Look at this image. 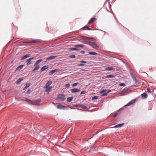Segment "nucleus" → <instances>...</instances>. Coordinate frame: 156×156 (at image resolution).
I'll return each instance as SVG.
<instances>
[{
    "mask_svg": "<svg viewBox=\"0 0 156 156\" xmlns=\"http://www.w3.org/2000/svg\"><path fill=\"white\" fill-rule=\"evenodd\" d=\"M96 19L95 18H92L90 19V20H89L88 22V24H90L92 22H94Z\"/></svg>",
    "mask_w": 156,
    "mask_h": 156,
    "instance_id": "4be33fe9",
    "label": "nucleus"
},
{
    "mask_svg": "<svg viewBox=\"0 0 156 156\" xmlns=\"http://www.w3.org/2000/svg\"><path fill=\"white\" fill-rule=\"evenodd\" d=\"M82 38L83 40H90L91 39H92L94 38L93 37H84L83 36L82 37Z\"/></svg>",
    "mask_w": 156,
    "mask_h": 156,
    "instance_id": "2eb2a0df",
    "label": "nucleus"
},
{
    "mask_svg": "<svg viewBox=\"0 0 156 156\" xmlns=\"http://www.w3.org/2000/svg\"><path fill=\"white\" fill-rule=\"evenodd\" d=\"M85 28H87L88 29V30H94V29H91L89 27H88L87 26H85L84 27H83L82 28L83 29V30H84V29Z\"/></svg>",
    "mask_w": 156,
    "mask_h": 156,
    "instance_id": "7c9ffc66",
    "label": "nucleus"
},
{
    "mask_svg": "<svg viewBox=\"0 0 156 156\" xmlns=\"http://www.w3.org/2000/svg\"><path fill=\"white\" fill-rule=\"evenodd\" d=\"M142 97L144 98H146L148 96L147 94L146 93H144L141 94Z\"/></svg>",
    "mask_w": 156,
    "mask_h": 156,
    "instance_id": "bb28decb",
    "label": "nucleus"
},
{
    "mask_svg": "<svg viewBox=\"0 0 156 156\" xmlns=\"http://www.w3.org/2000/svg\"><path fill=\"white\" fill-rule=\"evenodd\" d=\"M78 84V82L75 83L73 84L72 86H73V87H75Z\"/></svg>",
    "mask_w": 156,
    "mask_h": 156,
    "instance_id": "ea45409f",
    "label": "nucleus"
},
{
    "mask_svg": "<svg viewBox=\"0 0 156 156\" xmlns=\"http://www.w3.org/2000/svg\"><path fill=\"white\" fill-rule=\"evenodd\" d=\"M147 92L148 93H152L151 89L149 88H147Z\"/></svg>",
    "mask_w": 156,
    "mask_h": 156,
    "instance_id": "c9c22d12",
    "label": "nucleus"
},
{
    "mask_svg": "<svg viewBox=\"0 0 156 156\" xmlns=\"http://www.w3.org/2000/svg\"><path fill=\"white\" fill-rule=\"evenodd\" d=\"M23 65H20L19 66L16 68V70H18V69L20 70V69H22L23 68Z\"/></svg>",
    "mask_w": 156,
    "mask_h": 156,
    "instance_id": "c85d7f7f",
    "label": "nucleus"
},
{
    "mask_svg": "<svg viewBox=\"0 0 156 156\" xmlns=\"http://www.w3.org/2000/svg\"><path fill=\"white\" fill-rule=\"evenodd\" d=\"M34 58V57H32L30 58H29L27 59L26 61V62H27V66H28L29 65L31 64L32 62H31V61L33 60Z\"/></svg>",
    "mask_w": 156,
    "mask_h": 156,
    "instance_id": "9d476101",
    "label": "nucleus"
},
{
    "mask_svg": "<svg viewBox=\"0 0 156 156\" xmlns=\"http://www.w3.org/2000/svg\"><path fill=\"white\" fill-rule=\"evenodd\" d=\"M86 93L85 90H83L80 93L81 94H85Z\"/></svg>",
    "mask_w": 156,
    "mask_h": 156,
    "instance_id": "79ce46f5",
    "label": "nucleus"
},
{
    "mask_svg": "<svg viewBox=\"0 0 156 156\" xmlns=\"http://www.w3.org/2000/svg\"><path fill=\"white\" fill-rule=\"evenodd\" d=\"M36 66L35 67L32 71L33 73H35L36 71L37 70L40 68L39 66Z\"/></svg>",
    "mask_w": 156,
    "mask_h": 156,
    "instance_id": "5701e85b",
    "label": "nucleus"
},
{
    "mask_svg": "<svg viewBox=\"0 0 156 156\" xmlns=\"http://www.w3.org/2000/svg\"><path fill=\"white\" fill-rule=\"evenodd\" d=\"M57 57V56H51L48 58H47L46 59L47 60H51L52 59H54L55 58Z\"/></svg>",
    "mask_w": 156,
    "mask_h": 156,
    "instance_id": "dca6fc26",
    "label": "nucleus"
},
{
    "mask_svg": "<svg viewBox=\"0 0 156 156\" xmlns=\"http://www.w3.org/2000/svg\"><path fill=\"white\" fill-rule=\"evenodd\" d=\"M90 46L96 50H98L99 48V46L98 44H96L95 43L92 42Z\"/></svg>",
    "mask_w": 156,
    "mask_h": 156,
    "instance_id": "39448f33",
    "label": "nucleus"
},
{
    "mask_svg": "<svg viewBox=\"0 0 156 156\" xmlns=\"http://www.w3.org/2000/svg\"><path fill=\"white\" fill-rule=\"evenodd\" d=\"M80 90L77 88H74L72 89L71 91L72 93H76L80 91Z\"/></svg>",
    "mask_w": 156,
    "mask_h": 156,
    "instance_id": "f3484780",
    "label": "nucleus"
},
{
    "mask_svg": "<svg viewBox=\"0 0 156 156\" xmlns=\"http://www.w3.org/2000/svg\"><path fill=\"white\" fill-rule=\"evenodd\" d=\"M70 85L69 83H67L65 85V86L67 88H69Z\"/></svg>",
    "mask_w": 156,
    "mask_h": 156,
    "instance_id": "4c0bfd02",
    "label": "nucleus"
},
{
    "mask_svg": "<svg viewBox=\"0 0 156 156\" xmlns=\"http://www.w3.org/2000/svg\"><path fill=\"white\" fill-rule=\"evenodd\" d=\"M85 51H81V52H80V53H81V54H84V53H85Z\"/></svg>",
    "mask_w": 156,
    "mask_h": 156,
    "instance_id": "c03bdc74",
    "label": "nucleus"
},
{
    "mask_svg": "<svg viewBox=\"0 0 156 156\" xmlns=\"http://www.w3.org/2000/svg\"><path fill=\"white\" fill-rule=\"evenodd\" d=\"M74 106L75 107L81 108V107H80V105L79 104H77V105H74Z\"/></svg>",
    "mask_w": 156,
    "mask_h": 156,
    "instance_id": "37998d69",
    "label": "nucleus"
},
{
    "mask_svg": "<svg viewBox=\"0 0 156 156\" xmlns=\"http://www.w3.org/2000/svg\"><path fill=\"white\" fill-rule=\"evenodd\" d=\"M105 69L107 71L112 70L113 71H115V69L112 67H108L106 68Z\"/></svg>",
    "mask_w": 156,
    "mask_h": 156,
    "instance_id": "4468645a",
    "label": "nucleus"
},
{
    "mask_svg": "<svg viewBox=\"0 0 156 156\" xmlns=\"http://www.w3.org/2000/svg\"><path fill=\"white\" fill-rule=\"evenodd\" d=\"M118 114V113H115V115L114 116V118H116Z\"/></svg>",
    "mask_w": 156,
    "mask_h": 156,
    "instance_id": "a18cd8bd",
    "label": "nucleus"
},
{
    "mask_svg": "<svg viewBox=\"0 0 156 156\" xmlns=\"http://www.w3.org/2000/svg\"><path fill=\"white\" fill-rule=\"evenodd\" d=\"M25 100L29 104H31L33 105H38L41 102V100L40 99L32 101L27 98H26Z\"/></svg>",
    "mask_w": 156,
    "mask_h": 156,
    "instance_id": "f257e3e1",
    "label": "nucleus"
},
{
    "mask_svg": "<svg viewBox=\"0 0 156 156\" xmlns=\"http://www.w3.org/2000/svg\"><path fill=\"white\" fill-rule=\"evenodd\" d=\"M30 85V84L29 83H27L26 84V86L23 89V90H25L26 89H27V88H28Z\"/></svg>",
    "mask_w": 156,
    "mask_h": 156,
    "instance_id": "72a5a7b5",
    "label": "nucleus"
},
{
    "mask_svg": "<svg viewBox=\"0 0 156 156\" xmlns=\"http://www.w3.org/2000/svg\"><path fill=\"white\" fill-rule=\"evenodd\" d=\"M51 87H46V92H49L51 91Z\"/></svg>",
    "mask_w": 156,
    "mask_h": 156,
    "instance_id": "393cba45",
    "label": "nucleus"
},
{
    "mask_svg": "<svg viewBox=\"0 0 156 156\" xmlns=\"http://www.w3.org/2000/svg\"><path fill=\"white\" fill-rule=\"evenodd\" d=\"M66 107L65 106L62 105L61 104L58 105V106H57V108L58 109H65L67 110Z\"/></svg>",
    "mask_w": 156,
    "mask_h": 156,
    "instance_id": "423d86ee",
    "label": "nucleus"
},
{
    "mask_svg": "<svg viewBox=\"0 0 156 156\" xmlns=\"http://www.w3.org/2000/svg\"><path fill=\"white\" fill-rule=\"evenodd\" d=\"M73 97H69L68 98H67V102H70L73 99Z\"/></svg>",
    "mask_w": 156,
    "mask_h": 156,
    "instance_id": "a878e982",
    "label": "nucleus"
},
{
    "mask_svg": "<svg viewBox=\"0 0 156 156\" xmlns=\"http://www.w3.org/2000/svg\"><path fill=\"white\" fill-rule=\"evenodd\" d=\"M41 41L40 39H36L30 42H26V43H36L37 42H40Z\"/></svg>",
    "mask_w": 156,
    "mask_h": 156,
    "instance_id": "f8f14e48",
    "label": "nucleus"
},
{
    "mask_svg": "<svg viewBox=\"0 0 156 156\" xmlns=\"http://www.w3.org/2000/svg\"><path fill=\"white\" fill-rule=\"evenodd\" d=\"M58 71V69H56L53 70H52L50 71L49 73L50 75H51L54 73L55 72H57Z\"/></svg>",
    "mask_w": 156,
    "mask_h": 156,
    "instance_id": "6ab92c4d",
    "label": "nucleus"
},
{
    "mask_svg": "<svg viewBox=\"0 0 156 156\" xmlns=\"http://www.w3.org/2000/svg\"><path fill=\"white\" fill-rule=\"evenodd\" d=\"M111 91V90H108V91H107V93L109 92H110Z\"/></svg>",
    "mask_w": 156,
    "mask_h": 156,
    "instance_id": "49530a36",
    "label": "nucleus"
},
{
    "mask_svg": "<svg viewBox=\"0 0 156 156\" xmlns=\"http://www.w3.org/2000/svg\"><path fill=\"white\" fill-rule=\"evenodd\" d=\"M84 44H88L89 46L91 45L92 42L90 41H83L82 42Z\"/></svg>",
    "mask_w": 156,
    "mask_h": 156,
    "instance_id": "ddd939ff",
    "label": "nucleus"
},
{
    "mask_svg": "<svg viewBox=\"0 0 156 156\" xmlns=\"http://www.w3.org/2000/svg\"><path fill=\"white\" fill-rule=\"evenodd\" d=\"M84 46V45L83 44H76L75 45V48H70L69 49L71 51H78L80 49L79 48H83Z\"/></svg>",
    "mask_w": 156,
    "mask_h": 156,
    "instance_id": "f03ea898",
    "label": "nucleus"
},
{
    "mask_svg": "<svg viewBox=\"0 0 156 156\" xmlns=\"http://www.w3.org/2000/svg\"><path fill=\"white\" fill-rule=\"evenodd\" d=\"M89 54L90 55H97V53L95 52H88Z\"/></svg>",
    "mask_w": 156,
    "mask_h": 156,
    "instance_id": "473e14b6",
    "label": "nucleus"
},
{
    "mask_svg": "<svg viewBox=\"0 0 156 156\" xmlns=\"http://www.w3.org/2000/svg\"><path fill=\"white\" fill-rule=\"evenodd\" d=\"M115 76L112 75H107L105 76V78H112L113 77H114Z\"/></svg>",
    "mask_w": 156,
    "mask_h": 156,
    "instance_id": "c756f323",
    "label": "nucleus"
},
{
    "mask_svg": "<svg viewBox=\"0 0 156 156\" xmlns=\"http://www.w3.org/2000/svg\"><path fill=\"white\" fill-rule=\"evenodd\" d=\"M132 75L133 78V80L135 82V83H136L137 82V80L136 79V77L133 76V74H132Z\"/></svg>",
    "mask_w": 156,
    "mask_h": 156,
    "instance_id": "2f4dec72",
    "label": "nucleus"
},
{
    "mask_svg": "<svg viewBox=\"0 0 156 156\" xmlns=\"http://www.w3.org/2000/svg\"><path fill=\"white\" fill-rule=\"evenodd\" d=\"M48 67L47 66H44L42 67L41 69V71H43L46 69L48 68Z\"/></svg>",
    "mask_w": 156,
    "mask_h": 156,
    "instance_id": "412c9836",
    "label": "nucleus"
},
{
    "mask_svg": "<svg viewBox=\"0 0 156 156\" xmlns=\"http://www.w3.org/2000/svg\"><path fill=\"white\" fill-rule=\"evenodd\" d=\"M80 63L78 64L77 65V66H84L85 65L84 64L87 63L86 61L83 60L80 61Z\"/></svg>",
    "mask_w": 156,
    "mask_h": 156,
    "instance_id": "1a4fd4ad",
    "label": "nucleus"
},
{
    "mask_svg": "<svg viewBox=\"0 0 156 156\" xmlns=\"http://www.w3.org/2000/svg\"><path fill=\"white\" fill-rule=\"evenodd\" d=\"M107 90L106 89L103 90H101L100 92V93L101 94H102V96H107L108 95V93L107 92Z\"/></svg>",
    "mask_w": 156,
    "mask_h": 156,
    "instance_id": "0eeeda50",
    "label": "nucleus"
},
{
    "mask_svg": "<svg viewBox=\"0 0 156 156\" xmlns=\"http://www.w3.org/2000/svg\"><path fill=\"white\" fill-rule=\"evenodd\" d=\"M30 56V55L29 54H26V55L23 56V57H22V58H21V60H24L27 58L29 57Z\"/></svg>",
    "mask_w": 156,
    "mask_h": 156,
    "instance_id": "aec40b11",
    "label": "nucleus"
},
{
    "mask_svg": "<svg viewBox=\"0 0 156 156\" xmlns=\"http://www.w3.org/2000/svg\"><path fill=\"white\" fill-rule=\"evenodd\" d=\"M135 102V100H132L130 101L128 103L125 105V106H128L132 105Z\"/></svg>",
    "mask_w": 156,
    "mask_h": 156,
    "instance_id": "6e6552de",
    "label": "nucleus"
},
{
    "mask_svg": "<svg viewBox=\"0 0 156 156\" xmlns=\"http://www.w3.org/2000/svg\"><path fill=\"white\" fill-rule=\"evenodd\" d=\"M57 98L61 101H63L65 100V95L63 94H59L57 97Z\"/></svg>",
    "mask_w": 156,
    "mask_h": 156,
    "instance_id": "7ed1b4c3",
    "label": "nucleus"
},
{
    "mask_svg": "<svg viewBox=\"0 0 156 156\" xmlns=\"http://www.w3.org/2000/svg\"><path fill=\"white\" fill-rule=\"evenodd\" d=\"M119 86H126V84L124 83H120V84H119Z\"/></svg>",
    "mask_w": 156,
    "mask_h": 156,
    "instance_id": "a19ab883",
    "label": "nucleus"
},
{
    "mask_svg": "<svg viewBox=\"0 0 156 156\" xmlns=\"http://www.w3.org/2000/svg\"><path fill=\"white\" fill-rule=\"evenodd\" d=\"M98 98V96H94L92 98V100H95V99H97Z\"/></svg>",
    "mask_w": 156,
    "mask_h": 156,
    "instance_id": "58836bf2",
    "label": "nucleus"
},
{
    "mask_svg": "<svg viewBox=\"0 0 156 156\" xmlns=\"http://www.w3.org/2000/svg\"><path fill=\"white\" fill-rule=\"evenodd\" d=\"M76 57L74 55H72L69 56V57L71 58H74Z\"/></svg>",
    "mask_w": 156,
    "mask_h": 156,
    "instance_id": "e433bc0d",
    "label": "nucleus"
},
{
    "mask_svg": "<svg viewBox=\"0 0 156 156\" xmlns=\"http://www.w3.org/2000/svg\"><path fill=\"white\" fill-rule=\"evenodd\" d=\"M81 108H82L84 109H86L88 108L86 106L83 105H81L80 107Z\"/></svg>",
    "mask_w": 156,
    "mask_h": 156,
    "instance_id": "f704fd0d",
    "label": "nucleus"
},
{
    "mask_svg": "<svg viewBox=\"0 0 156 156\" xmlns=\"http://www.w3.org/2000/svg\"><path fill=\"white\" fill-rule=\"evenodd\" d=\"M52 83V82L51 81L49 80L48 82L46 84L45 86L48 87H50V86L51 85Z\"/></svg>",
    "mask_w": 156,
    "mask_h": 156,
    "instance_id": "a211bd4d",
    "label": "nucleus"
},
{
    "mask_svg": "<svg viewBox=\"0 0 156 156\" xmlns=\"http://www.w3.org/2000/svg\"><path fill=\"white\" fill-rule=\"evenodd\" d=\"M23 80V78H20L18 80L16 81V84H18L20 83L22 80Z\"/></svg>",
    "mask_w": 156,
    "mask_h": 156,
    "instance_id": "cd10ccee",
    "label": "nucleus"
},
{
    "mask_svg": "<svg viewBox=\"0 0 156 156\" xmlns=\"http://www.w3.org/2000/svg\"><path fill=\"white\" fill-rule=\"evenodd\" d=\"M123 125H124V123L119 124L118 125H116L115 126L113 127V128H117L121 127Z\"/></svg>",
    "mask_w": 156,
    "mask_h": 156,
    "instance_id": "b1692460",
    "label": "nucleus"
},
{
    "mask_svg": "<svg viewBox=\"0 0 156 156\" xmlns=\"http://www.w3.org/2000/svg\"><path fill=\"white\" fill-rule=\"evenodd\" d=\"M30 90H28V92H30Z\"/></svg>",
    "mask_w": 156,
    "mask_h": 156,
    "instance_id": "de8ad7c7",
    "label": "nucleus"
},
{
    "mask_svg": "<svg viewBox=\"0 0 156 156\" xmlns=\"http://www.w3.org/2000/svg\"><path fill=\"white\" fill-rule=\"evenodd\" d=\"M42 61V59H40L39 60L37 61L34 64V66H38V64L39 63L41 62Z\"/></svg>",
    "mask_w": 156,
    "mask_h": 156,
    "instance_id": "9b49d317",
    "label": "nucleus"
},
{
    "mask_svg": "<svg viewBox=\"0 0 156 156\" xmlns=\"http://www.w3.org/2000/svg\"><path fill=\"white\" fill-rule=\"evenodd\" d=\"M130 91V90L129 88L124 89L120 91L119 94L123 95H126L128 93V92Z\"/></svg>",
    "mask_w": 156,
    "mask_h": 156,
    "instance_id": "20e7f679",
    "label": "nucleus"
}]
</instances>
